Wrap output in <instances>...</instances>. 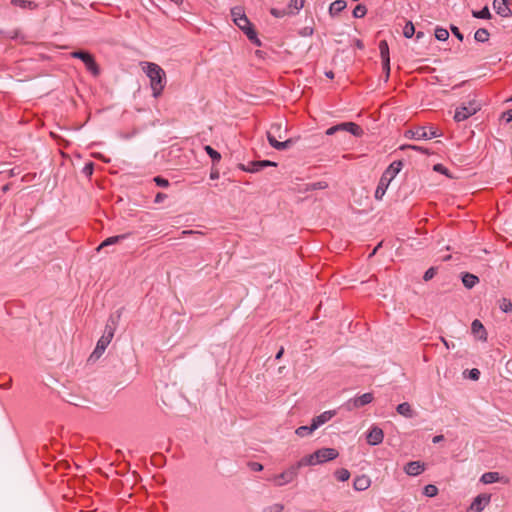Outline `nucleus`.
Listing matches in <instances>:
<instances>
[{"mask_svg": "<svg viewBox=\"0 0 512 512\" xmlns=\"http://www.w3.org/2000/svg\"><path fill=\"white\" fill-rule=\"evenodd\" d=\"M425 470V464L421 461H411L404 466V472L409 476H418Z\"/></svg>", "mask_w": 512, "mask_h": 512, "instance_id": "ddd939ff", "label": "nucleus"}, {"mask_svg": "<svg viewBox=\"0 0 512 512\" xmlns=\"http://www.w3.org/2000/svg\"><path fill=\"white\" fill-rule=\"evenodd\" d=\"M450 29H451V32L455 35V37L462 41L463 40V34L460 32V30L458 29V27H456L455 25H451L450 26Z\"/></svg>", "mask_w": 512, "mask_h": 512, "instance_id": "8fccbe9b", "label": "nucleus"}, {"mask_svg": "<svg viewBox=\"0 0 512 512\" xmlns=\"http://www.w3.org/2000/svg\"><path fill=\"white\" fill-rule=\"evenodd\" d=\"M396 411L398 414H400L406 418H413L415 416V412L408 402H403V403L399 404L396 407Z\"/></svg>", "mask_w": 512, "mask_h": 512, "instance_id": "6ab92c4d", "label": "nucleus"}, {"mask_svg": "<svg viewBox=\"0 0 512 512\" xmlns=\"http://www.w3.org/2000/svg\"><path fill=\"white\" fill-rule=\"evenodd\" d=\"M472 15L473 17L475 18H479V19H490L491 18V13L488 9L487 6H485L483 9H481L480 11H472Z\"/></svg>", "mask_w": 512, "mask_h": 512, "instance_id": "7c9ffc66", "label": "nucleus"}, {"mask_svg": "<svg viewBox=\"0 0 512 512\" xmlns=\"http://www.w3.org/2000/svg\"><path fill=\"white\" fill-rule=\"evenodd\" d=\"M490 501V495L480 494L470 505L471 512H481Z\"/></svg>", "mask_w": 512, "mask_h": 512, "instance_id": "4468645a", "label": "nucleus"}, {"mask_svg": "<svg viewBox=\"0 0 512 512\" xmlns=\"http://www.w3.org/2000/svg\"><path fill=\"white\" fill-rule=\"evenodd\" d=\"M480 481L483 484H492L501 481L500 474L498 472H486L482 474Z\"/></svg>", "mask_w": 512, "mask_h": 512, "instance_id": "412c9836", "label": "nucleus"}, {"mask_svg": "<svg viewBox=\"0 0 512 512\" xmlns=\"http://www.w3.org/2000/svg\"><path fill=\"white\" fill-rule=\"evenodd\" d=\"M435 37L439 41H446L449 38V32L445 28L437 27L435 29Z\"/></svg>", "mask_w": 512, "mask_h": 512, "instance_id": "473e14b6", "label": "nucleus"}, {"mask_svg": "<svg viewBox=\"0 0 512 512\" xmlns=\"http://www.w3.org/2000/svg\"><path fill=\"white\" fill-rule=\"evenodd\" d=\"M480 107V104L475 99L470 100L467 104H463L456 109L453 118L456 122L464 121L479 111Z\"/></svg>", "mask_w": 512, "mask_h": 512, "instance_id": "0eeeda50", "label": "nucleus"}, {"mask_svg": "<svg viewBox=\"0 0 512 512\" xmlns=\"http://www.w3.org/2000/svg\"><path fill=\"white\" fill-rule=\"evenodd\" d=\"M443 440H444V436L443 435H436V436L433 437L432 442L433 443H439V442H441Z\"/></svg>", "mask_w": 512, "mask_h": 512, "instance_id": "4d7b16f0", "label": "nucleus"}, {"mask_svg": "<svg viewBox=\"0 0 512 512\" xmlns=\"http://www.w3.org/2000/svg\"><path fill=\"white\" fill-rule=\"evenodd\" d=\"M287 133V128L282 126V123H274L267 131V139L269 144L276 150L283 151L292 146L294 141L292 139H286L284 141H278L277 139H284Z\"/></svg>", "mask_w": 512, "mask_h": 512, "instance_id": "f03ea898", "label": "nucleus"}, {"mask_svg": "<svg viewBox=\"0 0 512 512\" xmlns=\"http://www.w3.org/2000/svg\"><path fill=\"white\" fill-rule=\"evenodd\" d=\"M371 485V480L367 475H360L354 479L353 487L357 491H365Z\"/></svg>", "mask_w": 512, "mask_h": 512, "instance_id": "f3484780", "label": "nucleus"}, {"mask_svg": "<svg viewBox=\"0 0 512 512\" xmlns=\"http://www.w3.org/2000/svg\"><path fill=\"white\" fill-rule=\"evenodd\" d=\"M249 467L252 471H256V472L263 470V465L258 462H250Z\"/></svg>", "mask_w": 512, "mask_h": 512, "instance_id": "603ef678", "label": "nucleus"}, {"mask_svg": "<svg viewBox=\"0 0 512 512\" xmlns=\"http://www.w3.org/2000/svg\"><path fill=\"white\" fill-rule=\"evenodd\" d=\"M114 336V330L112 328L108 329V326L106 327V331L104 335L98 340L97 345L90 355V359L97 360L101 357V355L104 353L107 346L110 344L112 338Z\"/></svg>", "mask_w": 512, "mask_h": 512, "instance_id": "1a4fd4ad", "label": "nucleus"}, {"mask_svg": "<svg viewBox=\"0 0 512 512\" xmlns=\"http://www.w3.org/2000/svg\"><path fill=\"white\" fill-rule=\"evenodd\" d=\"M342 125H343V127L341 128L342 131H347V132L353 134L354 136H358V137L363 134L362 128L354 122H345V123H342Z\"/></svg>", "mask_w": 512, "mask_h": 512, "instance_id": "aec40b11", "label": "nucleus"}, {"mask_svg": "<svg viewBox=\"0 0 512 512\" xmlns=\"http://www.w3.org/2000/svg\"><path fill=\"white\" fill-rule=\"evenodd\" d=\"M381 246V243H379L374 249L373 251L370 253L369 255V258H371L372 256H374L378 250V248Z\"/></svg>", "mask_w": 512, "mask_h": 512, "instance_id": "680f3d73", "label": "nucleus"}, {"mask_svg": "<svg viewBox=\"0 0 512 512\" xmlns=\"http://www.w3.org/2000/svg\"><path fill=\"white\" fill-rule=\"evenodd\" d=\"M204 150L211 157L213 163H218L221 160V154L215 149H213L211 146L206 145L204 147Z\"/></svg>", "mask_w": 512, "mask_h": 512, "instance_id": "c756f323", "label": "nucleus"}, {"mask_svg": "<svg viewBox=\"0 0 512 512\" xmlns=\"http://www.w3.org/2000/svg\"><path fill=\"white\" fill-rule=\"evenodd\" d=\"M500 308L505 313H512V302L506 298H503L500 304Z\"/></svg>", "mask_w": 512, "mask_h": 512, "instance_id": "a19ab883", "label": "nucleus"}, {"mask_svg": "<svg viewBox=\"0 0 512 512\" xmlns=\"http://www.w3.org/2000/svg\"><path fill=\"white\" fill-rule=\"evenodd\" d=\"M83 172L86 174V175H91L93 173V163L90 162V163H87L84 168H83Z\"/></svg>", "mask_w": 512, "mask_h": 512, "instance_id": "5fc2aeb1", "label": "nucleus"}, {"mask_svg": "<svg viewBox=\"0 0 512 512\" xmlns=\"http://www.w3.org/2000/svg\"><path fill=\"white\" fill-rule=\"evenodd\" d=\"M434 170L439 172V173L448 175V169L446 167H444L442 164L434 165Z\"/></svg>", "mask_w": 512, "mask_h": 512, "instance_id": "864d4df0", "label": "nucleus"}, {"mask_svg": "<svg viewBox=\"0 0 512 512\" xmlns=\"http://www.w3.org/2000/svg\"><path fill=\"white\" fill-rule=\"evenodd\" d=\"M70 55L72 58L80 59L84 63L86 69L93 76H98L100 74V68H99L98 64L96 63L94 56L92 54H90L89 52L78 50V51L71 52Z\"/></svg>", "mask_w": 512, "mask_h": 512, "instance_id": "423d86ee", "label": "nucleus"}, {"mask_svg": "<svg viewBox=\"0 0 512 512\" xmlns=\"http://www.w3.org/2000/svg\"><path fill=\"white\" fill-rule=\"evenodd\" d=\"M439 136H441V134L438 132L437 129H435L433 127H430L429 129H427L426 127L422 126V127H417L414 130H408L405 132L406 138H412V139H416V140L432 139V138L439 137Z\"/></svg>", "mask_w": 512, "mask_h": 512, "instance_id": "6e6552de", "label": "nucleus"}, {"mask_svg": "<svg viewBox=\"0 0 512 512\" xmlns=\"http://www.w3.org/2000/svg\"><path fill=\"white\" fill-rule=\"evenodd\" d=\"M335 477L338 481L345 482L350 478V472L345 468H341L335 472Z\"/></svg>", "mask_w": 512, "mask_h": 512, "instance_id": "f704fd0d", "label": "nucleus"}, {"mask_svg": "<svg viewBox=\"0 0 512 512\" xmlns=\"http://www.w3.org/2000/svg\"><path fill=\"white\" fill-rule=\"evenodd\" d=\"M8 190H9V185H8V184H6V185H4V186L2 187V191H3V192H7Z\"/></svg>", "mask_w": 512, "mask_h": 512, "instance_id": "69168bd1", "label": "nucleus"}, {"mask_svg": "<svg viewBox=\"0 0 512 512\" xmlns=\"http://www.w3.org/2000/svg\"><path fill=\"white\" fill-rule=\"evenodd\" d=\"M234 23L239 27V29H241L245 33V35L250 41H252L254 44L258 46L261 45L260 40L257 38L256 31L254 30L251 22L249 21L246 15L240 18L239 20L235 21Z\"/></svg>", "mask_w": 512, "mask_h": 512, "instance_id": "9d476101", "label": "nucleus"}, {"mask_svg": "<svg viewBox=\"0 0 512 512\" xmlns=\"http://www.w3.org/2000/svg\"><path fill=\"white\" fill-rule=\"evenodd\" d=\"M462 282L466 288L471 289L479 282V279L474 274L465 273L462 276Z\"/></svg>", "mask_w": 512, "mask_h": 512, "instance_id": "4be33fe9", "label": "nucleus"}, {"mask_svg": "<svg viewBox=\"0 0 512 512\" xmlns=\"http://www.w3.org/2000/svg\"><path fill=\"white\" fill-rule=\"evenodd\" d=\"M436 275V269L434 267L429 268L423 276L424 281L431 280Z\"/></svg>", "mask_w": 512, "mask_h": 512, "instance_id": "37998d69", "label": "nucleus"}, {"mask_svg": "<svg viewBox=\"0 0 512 512\" xmlns=\"http://www.w3.org/2000/svg\"><path fill=\"white\" fill-rule=\"evenodd\" d=\"M304 0H290L287 5L288 11H293L294 14L298 12L304 6Z\"/></svg>", "mask_w": 512, "mask_h": 512, "instance_id": "c85d7f7f", "label": "nucleus"}, {"mask_svg": "<svg viewBox=\"0 0 512 512\" xmlns=\"http://www.w3.org/2000/svg\"><path fill=\"white\" fill-rule=\"evenodd\" d=\"M489 36L490 34L488 30L485 28H479L474 34L475 40L481 43L487 42L489 40Z\"/></svg>", "mask_w": 512, "mask_h": 512, "instance_id": "bb28decb", "label": "nucleus"}, {"mask_svg": "<svg viewBox=\"0 0 512 512\" xmlns=\"http://www.w3.org/2000/svg\"><path fill=\"white\" fill-rule=\"evenodd\" d=\"M258 162H259V164L257 166H260L261 170L268 166H277L276 162H272L270 160H260Z\"/></svg>", "mask_w": 512, "mask_h": 512, "instance_id": "09e8293b", "label": "nucleus"}, {"mask_svg": "<svg viewBox=\"0 0 512 512\" xmlns=\"http://www.w3.org/2000/svg\"><path fill=\"white\" fill-rule=\"evenodd\" d=\"M301 467L302 466H298L297 462L294 465L290 466L287 470L283 471L282 473L274 475L271 478H268V480L274 482V484L279 487L289 484L293 482L294 479H296L298 475V470Z\"/></svg>", "mask_w": 512, "mask_h": 512, "instance_id": "39448f33", "label": "nucleus"}, {"mask_svg": "<svg viewBox=\"0 0 512 512\" xmlns=\"http://www.w3.org/2000/svg\"><path fill=\"white\" fill-rule=\"evenodd\" d=\"M471 330L472 333L479 338L480 340L486 341L487 340V332L483 326V324L478 320L475 319L471 324Z\"/></svg>", "mask_w": 512, "mask_h": 512, "instance_id": "a211bd4d", "label": "nucleus"}, {"mask_svg": "<svg viewBox=\"0 0 512 512\" xmlns=\"http://www.w3.org/2000/svg\"><path fill=\"white\" fill-rule=\"evenodd\" d=\"M165 197H166V195H165V194H163V193H158V194L156 195V197H155V202L159 203V202H161Z\"/></svg>", "mask_w": 512, "mask_h": 512, "instance_id": "13d9d810", "label": "nucleus"}, {"mask_svg": "<svg viewBox=\"0 0 512 512\" xmlns=\"http://www.w3.org/2000/svg\"><path fill=\"white\" fill-rule=\"evenodd\" d=\"M270 13L276 17V18H282L286 15H293L294 12L293 11H288L287 8H284V9H278V8H272L270 10Z\"/></svg>", "mask_w": 512, "mask_h": 512, "instance_id": "72a5a7b5", "label": "nucleus"}, {"mask_svg": "<svg viewBox=\"0 0 512 512\" xmlns=\"http://www.w3.org/2000/svg\"><path fill=\"white\" fill-rule=\"evenodd\" d=\"M140 66L150 80L153 96L158 98L167 83L165 71L158 64L153 62L143 61L140 63Z\"/></svg>", "mask_w": 512, "mask_h": 512, "instance_id": "f257e3e1", "label": "nucleus"}, {"mask_svg": "<svg viewBox=\"0 0 512 512\" xmlns=\"http://www.w3.org/2000/svg\"><path fill=\"white\" fill-rule=\"evenodd\" d=\"M326 76L329 77V78H333L334 77V73L332 71L326 72Z\"/></svg>", "mask_w": 512, "mask_h": 512, "instance_id": "0e129e2a", "label": "nucleus"}, {"mask_svg": "<svg viewBox=\"0 0 512 512\" xmlns=\"http://www.w3.org/2000/svg\"><path fill=\"white\" fill-rule=\"evenodd\" d=\"M480 377V371L476 368H473L469 371V378L472 380H478Z\"/></svg>", "mask_w": 512, "mask_h": 512, "instance_id": "3c124183", "label": "nucleus"}, {"mask_svg": "<svg viewBox=\"0 0 512 512\" xmlns=\"http://www.w3.org/2000/svg\"><path fill=\"white\" fill-rule=\"evenodd\" d=\"M493 8L502 17H510L512 15V11L508 6V0H494Z\"/></svg>", "mask_w": 512, "mask_h": 512, "instance_id": "2eb2a0df", "label": "nucleus"}, {"mask_svg": "<svg viewBox=\"0 0 512 512\" xmlns=\"http://www.w3.org/2000/svg\"><path fill=\"white\" fill-rule=\"evenodd\" d=\"M219 177V173L216 171V172H211L210 174V178L211 179H217Z\"/></svg>", "mask_w": 512, "mask_h": 512, "instance_id": "e2e57ef3", "label": "nucleus"}, {"mask_svg": "<svg viewBox=\"0 0 512 512\" xmlns=\"http://www.w3.org/2000/svg\"><path fill=\"white\" fill-rule=\"evenodd\" d=\"M374 400L373 393H364L361 396L349 399L345 406L348 410L358 409L365 405L370 404Z\"/></svg>", "mask_w": 512, "mask_h": 512, "instance_id": "9b49d317", "label": "nucleus"}, {"mask_svg": "<svg viewBox=\"0 0 512 512\" xmlns=\"http://www.w3.org/2000/svg\"><path fill=\"white\" fill-rule=\"evenodd\" d=\"M343 127L342 123L332 126L326 130V135H333L338 131H342L341 128Z\"/></svg>", "mask_w": 512, "mask_h": 512, "instance_id": "de8ad7c7", "label": "nucleus"}, {"mask_svg": "<svg viewBox=\"0 0 512 512\" xmlns=\"http://www.w3.org/2000/svg\"><path fill=\"white\" fill-rule=\"evenodd\" d=\"M126 237H127V234H122V235H116V236L109 237V238L105 239L98 246L97 250H100L103 247H106V246H109V245H114V244L120 242L121 240L125 239Z\"/></svg>", "mask_w": 512, "mask_h": 512, "instance_id": "5701e85b", "label": "nucleus"}, {"mask_svg": "<svg viewBox=\"0 0 512 512\" xmlns=\"http://www.w3.org/2000/svg\"><path fill=\"white\" fill-rule=\"evenodd\" d=\"M284 510V505L281 503H274L272 505L266 506L263 508V512H282Z\"/></svg>", "mask_w": 512, "mask_h": 512, "instance_id": "ea45409f", "label": "nucleus"}, {"mask_svg": "<svg viewBox=\"0 0 512 512\" xmlns=\"http://www.w3.org/2000/svg\"><path fill=\"white\" fill-rule=\"evenodd\" d=\"M339 453L334 448H321L314 453L304 456L298 461V466H314L328 461H332L338 457Z\"/></svg>", "mask_w": 512, "mask_h": 512, "instance_id": "7ed1b4c3", "label": "nucleus"}, {"mask_svg": "<svg viewBox=\"0 0 512 512\" xmlns=\"http://www.w3.org/2000/svg\"><path fill=\"white\" fill-rule=\"evenodd\" d=\"M258 164H259L258 161H251L247 165L239 164L238 168L245 172L256 173V172L261 171L260 166H257Z\"/></svg>", "mask_w": 512, "mask_h": 512, "instance_id": "b1692460", "label": "nucleus"}, {"mask_svg": "<svg viewBox=\"0 0 512 512\" xmlns=\"http://www.w3.org/2000/svg\"><path fill=\"white\" fill-rule=\"evenodd\" d=\"M401 169H402V162L394 161L384 171V173L382 174V176L379 180L376 191H375V198L377 200H381L383 198L389 184L396 177V175L400 172Z\"/></svg>", "mask_w": 512, "mask_h": 512, "instance_id": "20e7f679", "label": "nucleus"}, {"mask_svg": "<svg viewBox=\"0 0 512 512\" xmlns=\"http://www.w3.org/2000/svg\"><path fill=\"white\" fill-rule=\"evenodd\" d=\"M336 412L329 410L321 413L312 419V424L318 429L321 425L325 424L335 416Z\"/></svg>", "mask_w": 512, "mask_h": 512, "instance_id": "dca6fc26", "label": "nucleus"}, {"mask_svg": "<svg viewBox=\"0 0 512 512\" xmlns=\"http://www.w3.org/2000/svg\"><path fill=\"white\" fill-rule=\"evenodd\" d=\"M423 35H424V33H423V32H418V33H417V35H416V37H417V39H419V38L423 37Z\"/></svg>", "mask_w": 512, "mask_h": 512, "instance_id": "774afa93", "label": "nucleus"}, {"mask_svg": "<svg viewBox=\"0 0 512 512\" xmlns=\"http://www.w3.org/2000/svg\"><path fill=\"white\" fill-rule=\"evenodd\" d=\"M382 66H383V71L386 74V80H387L388 77H389V74H390V58L389 59H383L382 60Z\"/></svg>", "mask_w": 512, "mask_h": 512, "instance_id": "a18cd8bd", "label": "nucleus"}, {"mask_svg": "<svg viewBox=\"0 0 512 512\" xmlns=\"http://www.w3.org/2000/svg\"><path fill=\"white\" fill-rule=\"evenodd\" d=\"M502 118H503L507 123L511 122V121H512V109H510V110H508V111L504 112V113L502 114Z\"/></svg>", "mask_w": 512, "mask_h": 512, "instance_id": "6e6d98bb", "label": "nucleus"}, {"mask_svg": "<svg viewBox=\"0 0 512 512\" xmlns=\"http://www.w3.org/2000/svg\"><path fill=\"white\" fill-rule=\"evenodd\" d=\"M423 494L427 497H434L438 494V488L433 484L424 487Z\"/></svg>", "mask_w": 512, "mask_h": 512, "instance_id": "e433bc0d", "label": "nucleus"}, {"mask_svg": "<svg viewBox=\"0 0 512 512\" xmlns=\"http://www.w3.org/2000/svg\"><path fill=\"white\" fill-rule=\"evenodd\" d=\"M415 33V27L411 21H408L403 28V35L406 38H411Z\"/></svg>", "mask_w": 512, "mask_h": 512, "instance_id": "4c0bfd02", "label": "nucleus"}, {"mask_svg": "<svg viewBox=\"0 0 512 512\" xmlns=\"http://www.w3.org/2000/svg\"><path fill=\"white\" fill-rule=\"evenodd\" d=\"M328 187L326 182L320 181L310 185V190L326 189Z\"/></svg>", "mask_w": 512, "mask_h": 512, "instance_id": "49530a36", "label": "nucleus"}, {"mask_svg": "<svg viewBox=\"0 0 512 512\" xmlns=\"http://www.w3.org/2000/svg\"><path fill=\"white\" fill-rule=\"evenodd\" d=\"M346 8V2L344 0H336L331 3L329 7L330 14H337Z\"/></svg>", "mask_w": 512, "mask_h": 512, "instance_id": "393cba45", "label": "nucleus"}, {"mask_svg": "<svg viewBox=\"0 0 512 512\" xmlns=\"http://www.w3.org/2000/svg\"><path fill=\"white\" fill-rule=\"evenodd\" d=\"M384 432L378 426H372L367 434L368 444L375 446L383 442Z\"/></svg>", "mask_w": 512, "mask_h": 512, "instance_id": "f8f14e48", "label": "nucleus"}, {"mask_svg": "<svg viewBox=\"0 0 512 512\" xmlns=\"http://www.w3.org/2000/svg\"><path fill=\"white\" fill-rule=\"evenodd\" d=\"M379 50H380V55H381V59H389V46H388V43L387 41L385 40H382L379 42Z\"/></svg>", "mask_w": 512, "mask_h": 512, "instance_id": "2f4dec72", "label": "nucleus"}, {"mask_svg": "<svg viewBox=\"0 0 512 512\" xmlns=\"http://www.w3.org/2000/svg\"><path fill=\"white\" fill-rule=\"evenodd\" d=\"M441 340L447 348H450L449 342H447V340H445L444 338H441Z\"/></svg>", "mask_w": 512, "mask_h": 512, "instance_id": "338daca9", "label": "nucleus"}, {"mask_svg": "<svg viewBox=\"0 0 512 512\" xmlns=\"http://www.w3.org/2000/svg\"><path fill=\"white\" fill-rule=\"evenodd\" d=\"M401 149L404 150V149H412V150H415V151H419L421 153H424V154H427L428 151L427 149L421 147V146H416V145H403L401 146Z\"/></svg>", "mask_w": 512, "mask_h": 512, "instance_id": "79ce46f5", "label": "nucleus"}, {"mask_svg": "<svg viewBox=\"0 0 512 512\" xmlns=\"http://www.w3.org/2000/svg\"><path fill=\"white\" fill-rule=\"evenodd\" d=\"M316 430L315 425L311 423L310 426H300L296 429L295 433L299 437H306L310 434H312Z\"/></svg>", "mask_w": 512, "mask_h": 512, "instance_id": "a878e982", "label": "nucleus"}, {"mask_svg": "<svg viewBox=\"0 0 512 512\" xmlns=\"http://www.w3.org/2000/svg\"><path fill=\"white\" fill-rule=\"evenodd\" d=\"M283 353H284V348L281 347L280 350L277 352V354L275 356L276 360L281 359V357L283 356Z\"/></svg>", "mask_w": 512, "mask_h": 512, "instance_id": "bf43d9fd", "label": "nucleus"}, {"mask_svg": "<svg viewBox=\"0 0 512 512\" xmlns=\"http://www.w3.org/2000/svg\"><path fill=\"white\" fill-rule=\"evenodd\" d=\"M245 15L246 14L244 12V9L240 6H236L231 9V16H232L234 22L239 20L240 18H242Z\"/></svg>", "mask_w": 512, "mask_h": 512, "instance_id": "c9c22d12", "label": "nucleus"}, {"mask_svg": "<svg viewBox=\"0 0 512 512\" xmlns=\"http://www.w3.org/2000/svg\"><path fill=\"white\" fill-rule=\"evenodd\" d=\"M154 181L160 187L166 188V187L169 186V181L167 179H165V178L160 177V176L155 177Z\"/></svg>", "mask_w": 512, "mask_h": 512, "instance_id": "c03bdc74", "label": "nucleus"}, {"mask_svg": "<svg viewBox=\"0 0 512 512\" xmlns=\"http://www.w3.org/2000/svg\"><path fill=\"white\" fill-rule=\"evenodd\" d=\"M11 4L24 9H35L37 7V4L35 2L29 0H12Z\"/></svg>", "mask_w": 512, "mask_h": 512, "instance_id": "cd10ccee", "label": "nucleus"}, {"mask_svg": "<svg viewBox=\"0 0 512 512\" xmlns=\"http://www.w3.org/2000/svg\"><path fill=\"white\" fill-rule=\"evenodd\" d=\"M367 13V9L364 5L358 4L353 10V16L355 18H363Z\"/></svg>", "mask_w": 512, "mask_h": 512, "instance_id": "58836bf2", "label": "nucleus"}, {"mask_svg": "<svg viewBox=\"0 0 512 512\" xmlns=\"http://www.w3.org/2000/svg\"><path fill=\"white\" fill-rule=\"evenodd\" d=\"M11 383H12V380L9 379L7 383L0 384V387H2L4 389H9L11 387Z\"/></svg>", "mask_w": 512, "mask_h": 512, "instance_id": "052dcab7", "label": "nucleus"}]
</instances>
